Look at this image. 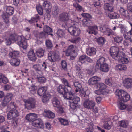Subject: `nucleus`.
<instances>
[{
	"label": "nucleus",
	"instance_id": "1",
	"mask_svg": "<svg viewBox=\"0 0 132 132\" xmlns=\"http://www.w3.org/2000/svg\"><path fill=\"white\" fill-rule=\"evenodd\" d=\"M67 86V87H64V92L66 94L63 95V97L64 99L70 100L69 102L70 109L74 111L77 107V104L80 101V98L73 95L71 85Z\"/></svg>",
	"mask_w": 132,
	"mask_h": 132
},
{
	"label": "nucleus",
	"instance_id": "2",
	"mask_svg": "<svg viewBox=\"0 0 132 132\" xmlns=\"http://www.w3.org/2000/svg\"><path fill=\"white\" fill-rule=\"evenodd\" d=\"M6 43L8 45H10L12 41L17 42L18 44L23 49H26L27 47L26 40L24 36H18L15 34H11L9 37L6 39Z\"/></svg>",
	"mask_w": 132,
	"mask_h": 132
},
{
	"label": "nucleus",
	"instance_id": "3",
	"mask_svg": "<svg viewBox=\"0 0 132 132\" xmlns=\"http://www.w3.org/2000/svg\"><path fill=\"white\" fill-rule=\"evenodd\" d=\"M115 94L118 97L119 100L122 102H126L130 99L129 95L123 90L117 89Z\"/></svg>",
	"mask_w": 132,
	"mask_h": 132
},
{
	"label": "nucleus",
	"instance_id": "4",
	"mask_svg": "<svg viewBox=\"0 0 132 132\" xmlns=\"http://www.w3.org/2000/svg\"><path fill=\"white\" fill-rule=\"evenodd\" d=\"M24 102L25 103V108L28 109H30L35 107L36 101L35 100L32 98L24 99Z\"/></svg>",
	"mask_w": 132,
	"mask_h": 132
},
{
	"label": "nucleus",
	"instance_id": "5",
	"mask_svg": "<svg viewBox=\"0 0 132 132\" xmlns=\"http://www.w3.org/2000/svg\"><path fill=\"white\" fill-rule=\"evenodd\" d=\"M110 52L111 55L113 58L116 60L118 59V57L121 53L123 52L119 51V48L118 47L113 46L111 47Z\"/></svg>",
	"mask_w": 132,
	"mask_h": 132
},
{
	"label": "nucleus",
	"instance_id": "6",
	"mask_svg": "<svg viewBox=\"0 0 132 132\" xmlns=\"http://www.w3.org/2000/svg\"><path fill=\"white\" fill-rule=\"evenodd\" d=\"M68 31L72 35L76 36L79 35L80 31L79 28L74 26H71L68 29Z\"/></svg>",
	"mask_w": 132,
	"mask_h": 132
},
{
	"label": "nucleus",
	"instance_id": "7",
	"mask_svg": "<svg viewBox=\"0 0 132 132\" xmlns=\"http://www.w3.org/2000/svg\"><path fill=\"white\" fill-rule=\"evenodd\" d=\"M119 55L118 57V59L116 60L120 61L122 64H127L129 62V59L127 57L124 52L121 53Z\"/></svg>",
	"mask_w": 132,
	"mask_h": 132
},
{
	"label": "nucleus",
	"instance_id": "8",
	"mask_svg": "<svg viewBox=\"0 0 132 132\" xmlns=\"http://www.w3.org/2000/svg\"><path fill=\"white\" fill-rule=\"evenodd\" d=\"M95 105V102L89 99L85 100L83 103L84 107L88 109H92Z\"/></svg>",
	"mask_w": 132,
	"mask_h": 132
},
{
	"label": "nucleus",
	"instance_id": "9",
	"mask_svg": "<svg viewBox=\"0 0 132 132\" xmlns=\"http://www.w3.org/2000/svg\"><path fill=\"white\" fill-rule=\"evenodd\" d=\"M19 115V113L16 110H10L7 114V118L9 120L14 119Z\"/></svg>",
	"mask_w": 132,
	"mask_h": 132
},
{
	"label": "nucleus",
	"instance_id": "10",
	"mask_svg": "<svg viewBox=\"0 0 132 132\" xmlns=\"http://www.w3.org/2000/svg\"><path fill=\"white\" fill-rule=\"evenodd\" d=\"M32 125L35 127L43 128L44 127V124L42 120L40 119H35L32 122Z\"/></svg>",
	"mask_w": 132,
	"mask_h": 132
},
{
	"label": "nucleus",
	"instance_id": "11",
	"mask_svg": "<svg viewBox=\"0 0 132 132\" xmlns=\"http://www.w3.org/2000/svg\"><path fill=\"white\" fill-rule=\"evenodd\" d=\"M119 12L120 15L123 18L125 19H129L130 14L127 10L121 7L119 10Z\"/></svg>",
	"mask_w": 132,
	"mask_h": 132
},
{
	"label": "nucleus",
	"instance_id": "12",
	"mask_svg": "<svg viewBox=\"0 0 132 132\" xmlns=\"http://www.w3.org/2000/svg\"><path fill=\"white\" fill-rule=\"evenodd\" d=\"M58 57V55L55 52L51 51L48 54V58L51 62H55Z\"/></svg>",
	"mask_w": 132,
	"mask_h": 132
},
{
	"label": "nucleus",
	"instance_id": "13",
	"mask_svg": "<svg viewBox=\"0 0 132 132\" xmlns=\"http://www.w3.org/2000/svg\"><path fill=\"white\" fill-rule=\"evenodd\" d=\"M100 30L102 32L108 36H110L112 33V31L105 26L101 27H100Z\"/></svg>",
	"mask_w": 132,
	"mask_h": 132
},
{
	"label": "nucleus",
	"instance_id": "14",
	"mask_svg": "<svg viewBox=\"0 0 132 132\" xmlns=\"http://www.w3.org/2000/svg\"><path fill=\"white\" fill-rule=\"evenodd\" d=\"M43 8L46 10L47 13H49L51 11L52 6L51 3L49 2L45 1L43 4Z\"/></svg>",
	"mask_w": 132,
	"mask_h": 132
},
{
	"label": "nucleus",
	"instance_id": "15",
	"mask_svg": "<svg viewBox=\"0 0 132 132\" xmlns=\"http://www.w3.org/2000/svg\"><path fill=\"white\" fill-rule=\"evenodd\" d=\"M59 19L61 21L63 22L70 21L68 14L66 13H63L60 14L59 16Z\"/></svg>",
	"mask_w": 132,
	"mask_h": 132
},
{
	"label": "nucleus",
	"instance_id": "16",
	"mask_svg": "<svg viewBox=\"0 0 132 132\" xmlns=\"http://www.w3.org/2000/svg\"><path fill=\"white\" fill-rule=\"evenodd\" d=\"M100 80V78L99 77L96 76H93L88 80V83L90 85H93L96 84Z\"/></svg>",
	"mask_w": 132,
	"mask_h": 132
},
{
	"label": "nucleus",
	"instance_id": "17",
	"mask_svg": "<svg viewBox=\"0 0 132 132\" xmlns=\"http://www.w3.org/2000/svg\"><path fill=\"white\" fill-rule=\"evenodd\" d=\"M98 27L96 26H90L88 27L87 30V32L89 34L96 35L98 33Z\"/></svg>",
	"mask_w": 132,
	"mask_h": 132
},
{
	"label": "nucleus",
	"instance_id": "18",
	"mask_svg": "<svg viewBox=\"0 0 132 132\" xmlns=\"http://www.w3.org/2000/svg\"><path fill=\"white\" fill-rule=\"evenodd\" d=\"M124 86L126 88L132 87V79L130 78H126L123 81Z\"/></svg>",
	"mask_w": 132,
	"mask_h": 132
},
{
	"label": "nucleus",
	"instance_id": "19",
	"mask_svg": "<svg viewBox=\"0 0 132 132\" xmlns=\"http://www.w3.org/2000/svg\"><path fill=\"white\" fill-rule=\"evenodd\" d=\"M37 117V115L33 113H30L27 114L26 116V120L29 122H32Z\"/></svg>",
	"mask_w": 132,
	"mask_h": 132
},
{
	"label": "nucleus",
	"instance_id": "20",
	"mask_svg": "<svg viewBox=\"0 0 132 132\" xmlns=\"http://www.w3.org/2000/svg\"><path fill=\"white\" fill-rule=\"evenodd\" d=\"M28 57L30 60L32 61H35L36 60V57L33 50L29 51L27 54Z\"/></svg>",
	"mask_w": 132,
	"mask_h": 132
},
{
	"label": "nucleus",
	"instance_id": "21",
	"mask_svg": "<svg viewBox=\"0 0 132 132\" xmlns=\"http://www.w3.org/2000/svg\"><path fill=\"white\" fill-rule=\"evenodd\" d=\"M96 52V49L94 47L88 48L86 49V53L88 55L92 56L95 55Z\"/></svg>",
	"mask_w": 132,
	"mask_h": 132
},
{
	"label": "nucleus",
	"instance_id": "22",
	"mask_svg": "<svg viewBox=\"0 0 132 132\" xmlns=\"http://www.w3.org/2000/svg\"><path fill=\"white\" fill-rule=\"evenodd\" d=\"M105 61V59L104 57H101L100 58L96 63V68H100V65L104 64V63H106Z\"/></svg>",
	"mask_w": 132,
	"mask_h": 132
},
{
	"label": "nucleus",
	"instance_id": "23",
	"mask_svg": "<svg viewBox=\"0 0 132 132\" xmlns=\"http://www.w3.org/2000/svg\"><path fill=\"white\" fill-rule=\"evenodd\" d=\"M52 103L53 106L56 108L59 107L60 105V102L57 97H53L52 101Z\"/></svg>",
	"mask_w": 132,
	"mask_h": 132
},
{
	"label": "nucleus",
	"instance_id": "24",
	"mask_svg": "<svg viewBox=\"0 0 132 132\" xmlns=\"http://www.w3.org/2000/svg\"><path fill=\"white\" fill-rule=\"evenodd\" d=\"M13 97V95L12 93H7L3 100L4 101V102H6L8 104L12 98Z\"/></svg>",
	"mask_w": 132,
	"mask_h": 132
},
{
	"label": "nucleus",
	"instance_id": "25",
	"mask_svg": "<svg viewBox=\"0 0 132 132\" xmlns=\"http://www.w3.org/2000/svg\"><path fill=\"white\" fill-rule=\"evenodd\" d=\"M47 87L44 86H41L39 88L38 90L37 93L40 96L42 95L46 92Z\"/></svg>",
	"mask_w": 132,
	"mask_h": 132
},
{
	"label": "nucleus",
	"instance_id": "26",
	"mask_svg": "<svg viewBox=\"0 0 132 132\" xmlns=\"http://www.w3.org/2000/svg\"><path fill=\"white\" fill-rule=\"evenodd\" d=\"M20 60L19 59L16 58H13L12 59L10 62L11 65L13 66H17L20 64Z\"/></svg>",
	"mask_w": 132,
	"mask_h": 132
},
{
	"label": "nucleus",
	"instance_id": "27",
	"mask_svg": "<svg viewBox=\"0 0 132 132\" xmlns=\"http://www.w3.org/2000/svg\"><path fill=\"white\" fill-rule=\"evenodd\" d=\"M104 8L105 10L108 11H112L113 10L112 5L108 3H105L104 4Z\"/></svg>",
	"mask_w": 132,
	"mask_h": 132
},
{
	"label": "nucleus",
	"instance_id": "28",
	"mask_svg": "<svg viewBox=\"0 0 132 132\" xmlns=\"http://www.w3.org/2000/svg\"><path fill=\"white\" fill-rule=\"evenodd\" d=\"M44 113L46 116L49 118H53L55 117V114L50 110H45Z\"/></svg>",
	"mask_w": 132,
	"mask_h": 132
},
{
	"label": "nucleus",
	"instance_id": "29",
	"mask_svg": "<svg viewBox=\"0 0 132 132\" xmlns=\"http://www.w3.org/2000/svg\"><path fill=\"white\" fill-rule=\"evenodd\" d=\"M45 52V50L41 48L37 49L36 51L37 56L39 57H42L44 55Z\"/></svg>",
	"mask_w": 132,
	"mask_h": 132
},
{
	"label": "nucleus",
	"instance_id": "30",
	"mask_svg": "<svg viewBox=\"0 0 132 132\" xmlns=\"http://www.w3.org/2000/svg\"><path fill=\"white\" fill-rule=\"evenodd\" d=\"M99 68L101 71L105 72H108L109 70L108 65L106 63L100 65Z\"/></svg>",
	"mask_w": 132,
	"mask_h": 132
},
{
	"label": "nucleus",
	"instance_id": "31",
	"mask_svg": "<svg viewBox=\"0 0 132 132\" xmlns=\"http://www.w3.org/2000/svg\"><path fill=\"white\" fill-rule=\"evenodd\" d=\"M96 40L98 44L100 45H103L105 43V40L104 37H100L98 38H96Z\"/></svg>",
	"mask_w": 132,
	"mask_h": 132
},
{
	"label": "nucleus",
	"instance_id": "32",
	"mask_svg": "<svg viewBox=\"0 0 132 132\" xmlns=\"http://www.w3.org/2000/svg\"><path fill=\"white\" fill-rule=\"evenodd\" d=\"M39 16L38 14L35 15L34 16L32 17L30 20L29 21L30 23L32 24L35 22H37V20L39 19Z\"/></svg>",
	"mask_w": 132,
	"mask_h": 132
},
{
	"label": "nucleus",
	"instance_id": "33",
	"mask_svg": "<svg viewBox=\"0 0 132 132\" xmlns=\"http://www.w3.org/2000/svg\"><path fill=\"white\" fill-rule=\"evenodd\" d=\"M6 12L9 15H12L14 12L13 8L10 6H6Z\"/></svg>",
	"mask_w": 132,
	"mask_h": 132
},
{
	"label": "nucleus",
	"instance_id": "34",
	"mask_svg": "<svg viewBox=\"0 0 132 132\" xmlns=\"http://www.w3.org/2000/svg\"><path fill=\"white\" fill-rule=\"evenodd\" d=\"M8 82V80L7 78L4 76L3 75L0 73V83H3L6 84Z\"/></svg>",
	"mask_w": 132,
	"mask_h": 132
},
{
	"label": "nucleus",
	"instance_id": "35",
	"mask_svg": "<svg viewBox=\"0 0 132 132\" xmlns=\"http://www.w3.org/2000/svg\"><path fill=\"white\" fill-rule=\"evenodd\" d=\"M82 70L81 69L80 67H77V73H78V76L80 78H82L84 77V74L82 72Z\"/></svg>",
	"mask_w": 132,
	"mask_h": 132
},
{
	"label": "nucleus",
	"instance_id": "36",
	"mask_svg": "<svg viewBox=\"0 0 132 132\" xmlns=\"http://www.w3.org/2000/svg\"><path fill=\"white\" fill-rule=\"evenodd\" d=\"M125 38L127 40L132 39V30L124 35Z\"/></svg>",
	"mask_w": 132,
	"mask_h": 132
},
{
	"label": "nucleus",
	"instance_id": "37",
	"mask_svg": "<svg viewBox=\"0 0 132 132\" xmlns=\"http://www.w3.org/2000/svg\"><path fill=\"white\" fill-rule=\"evenodd\" d=\"M116 68L117 70L119 71L125 70H126L127 67L125 65L119 64L116 65Z\"/></svg>",
	"mask_w": 132,
	"mask_h": 132
},
{
	"label": "nucleus",
	"instance_id": "38",
	"mask_svg": "<svg viewBox=\"0 0 132 132\" xmlns=\"http://www.w3.org/2000/svg\"><path fill=\"white\" fill-rule=\"evenodd\" d=\"M93 124L92 123L88 124L86 128V132H93Z\"/></svg>",
	"mask_w": 132,
	"mask_h": 132
},
{
	"label": "nucleus",
	"instance_id": "39",
	"mask_svg": "<svg viewBox=\"0 0 132 132\" xmlns=\"http://www.w3.org/2000/svg\"><path fill=\"white\" fill-rule=\"evenodd\" d=\"M64 86L60 84L57 88V90L58 92L61 94H63L64 91Z\"/></svg>",
	"mask_w": 132,
	"mask_h": 132
},
{
	"label": "nucleus",
	"instance_id": "40",
	"mask_svg": "<svg viewBox=\"0 0 132 132\" xmlns=\"http://www.w3.org/2000/svg\"><path fill=\"white\" fill-rule=\"evenodd\" d=\"M97 86L101 91L103 92L106 88V86L104 83L99 82L97 84Z\"/></svg>",
	"mask_w": 132,
	"mask_h": 132
},
{
	"label": "nucleus",
	"instance_id": "41",
	"mask_svg": "<svg viewBox=\"0 0 132 132\" xmlns=\"http://www.w3.org/2000/svg\"><path fill=\"white\" fill-rule=\"evenodd\" d=\"M109 17L110 18L114 19L119 18V15L116 12H112L108 14Z\"/></svg>",
	"mask_w": 132,
	"mask_h": 132
},
{
	"label": "nucleus",
	"instance_id": "42",
	"mask_svg": "<svg viewBox=\"0 0 132 132\" xmlns=\"http://www.w3.org/2000/svg\"><path fill=\"white\" fill-rule=\"evenodd\" d=\"M19 54V52L18 51H14L10 52L9 54V55L12 58H16Z\"/></svg>",
	"mask_w": 132,
	"mask_h": 132
},
{
	"label": "nucleus",
	"instance_id": "43",
	"mask_svg": "<svg viewBox=\"0 0 132 132\" xmlns=\"http://www.w3.org/2000/svg\"><path fill=\"white\" fill-rule=\"evenodd\" d=\"M36 34V35L35 33V36L37 37H38L39 38H46V34L44 31L41 32L39 33L37 32Z\"/></svg>",
	"mask_w": 132,
	"mask_h": 132
},
{
	"label": "nucleus",
	"instance_id": "44",
	"mask_svg": "<svg viewBox=\"0 0 132 132\" xmlns=\"http://www.w3.org/2000/svg\"><path fill=\"white\" fill-rule=\"evenodd\" d=\"M44 31L45 33H46L49 34L51 33L52 30L51 28L47 26H45L43 28Z\"/></svg>",
	"mask_w": 132,
	"mask_h": 132
},
{
	"label": "nucleus",
	"instance_id": "45",
	"mask_svg": "<svg viewBox=\"0 0 132 132\" xmlns=\"http://www.w3.org/2000/svg\"><path fill=\"white\" fill-rule=\"evenodd\" d=\"M114 41L117 43H120L123 40V38L119 36H115L114 37Z\"/></svg>",
	"mask_w": 132,
	"mask_h": 132
},
{
	"label": "nucleus",
	"instance_id": "46",
	"mask_svg": "<svg viewBox=\"0 0 132 132\" xmlns=\"http://www.w3.org/2000/svg\"><path fill=\"white\" fill-rule=\"evenodd\" d=\"M59 13L58 7L57 6H55L53 7V9L52 14L53 16L56 17Z\"/></svg>",
	"mask_w": 132,
	"mask_h": 132
},
{
	"label": "nucleus",
	"instance_id": "47",
	"mask_svg": "<svg viewBox=\"0 0 132 132\" xmlns=\"http://www.w3.org/2000/svg\"><path fill=\"white\" fill-rule=\"evenodd\" d=\"M58 119L61 123L64 125H67L68 124V121L67 120L61 118H58Z\"/></svg>",
	"mask_w": 132,
	"mask_h": 132
},
{
	"label": "nucleus",
	"instance_id": "48",
	"mask_svg": "<svg viewBox=\"0 0 132 132\" xmlns=\"http://www.w3.org/2000/svg\"><path fill=\"white\" fill-rule=\"evenodd\" d=\"M30 93L32 94H34L36 92V89L37 88L36 86L33 85H31L30 87L29 88Z\"/></svg>",
	"mask_w": 132,
	"mask_h": 132
},
{
	"label": "nucleus",
	"instance_id": "49",
	"mask_svg": "<svg viewBox=\"0 0 132 132\" xmlns=\"http://www.w3.org/2000/svg\"><path fill=\"white\" fill-rule=\"evenodd\" d=\"M119 27L120 29L121 33L123 34L127 31V27L122 24H120Z\"/></svg>",
	"mask_w": 132,
	"mask_h": 132
},
{
	"label": "nucleus",
	"instance_id": "50",
	"mask_svg": "<svg viewBox=\"0 0 132 132\" xmlns=\"http://www.w3.org/2000/svg\"><path fill=\"white\" fill-rule=\"evenodd\" d=\"M87 56L83 55L80 56L79 57V60L81 63H83L86 62V59Z\"/></svg>",
	"mask_w": 132,
	"mask_h": 132
},
{
	"label": "nucleus",
	"instance_id": "51",
	"mask_svg": "<svg viewBox=\"0 0 132 132\" xmlns=\"http://www.w3.org/2000/svg\"><path fill=\"white\" fill-rule=\"evenodd\" d=\"M119 126L125 128L127 127L128 123L126 120H123L119 121Z\"/></svg>",
	"mask_w": 132,
	"mask_h": 132
},
{
	"label": "nucleus",
	"instance_id": "52",
	"mask_svg": "<svg viewBox=\"0 0 132 132\" xmlns=\"http://www.w3.org/2000/svg\"><path fill=\"white\" fill-rule=\"evenodd\" d=\"M75 47L72 45H71L69 46L67 50L72 53V54H74L75 52Z\"/></svg>",
	"mask_w": 132,
	"mask_h": 132
},
{
	"label": "nucleus",
	"instance_id": "53",
	"mask_svg": "<svg viewBox=\"0 0 132 132\" xmlns=\"http://www.w3.org/2000/svg\"><path fill=\"white\" fill-rule=\"evenodd\" d=\"M49 96L46 95H44L42 97V102L45 103L49 101Z\"/></svg>",
	"mask_w": 132,
	"mask_h": 132
},
{
	"label": "nucleus",
	"instance_id": "54",
	"mask_svg": "<svg viewBox=\"0 0 132 132\" xmlns=\"http://www.w3.org/2000/svg\"><path fill=\"white\" fill-rule=\"evenodd\" d=\"M49 66V64L47 62H43L42 64L41 71L45 70L47 67Z\"/></svg>",
	"mask_w": 132,
	"mask_h": 132
},
{
	"label": "nucleus",
	"instance_id": "55",
	"mask_svg": "<svg viewBox=\"0 0 132 132\" xmlns=\"http://www.w3.org/2000/svg\"><path fill=\"white\" fill-rule=\"evenodd\" d=\"M91 21L89 20H87L86 19H84L82 21V24L84 26H88Z\"/></svg>",
	"mask_w": 132,
	"mask_h": 132
},
{
	"label": "nucleus",
	"instance_id": "56",
	"mask_svg": "<svg viewBox=\"0 0 132 132\" xmlns=\"http://www.w3.org/2000/svg\"><path fill=\"white\" fill-rule=\"evenodd\" d=\"M57 34L59 37H61L64 36L65 33L62 30L59 29L57 31Z\"/></svg>",
	"mask_w": 132,
	"mask_h": 132
},
{
	"label": "nucleus",
	"instance_id": "57",
	"mask_svg": "<svg viewBox=\"0 0 132 132\" xmlns=\"http://www.w3.org/2000/svg\"><path fill=\"white\" fill-rule=\"evenodd\" d=\"M37 79L38 81L41 83H44L46 80L45 77L43 76H38V75L37 77Z\"/></svg>",
	"mask_w": 132,
	"mask_h": 132
},
{
	"label": "nucleus",
	"instance_id": "58",
	"mask_svg": "<svg viewBox=\"0 0 132 132\" xmlns=\"http://www.w3.org/2000/svg\"><path fill=\"white\" fill-rule=\"evenodd\" d=\"M32 67L36 71H41V68L39 64L34 65Z\"/></svg>",
	"mask_w": 132,
	"mask_h": 132
},
{
	"label": "nucleus",
	"instance_id": "59",
	"mask_svg": "<svg viewBox=\"0 0 132 132\" xmlns=\"http://www.w3.org/2000/svg\"><path fill=\"white\" fill-rule=\"evenodd\" d=\"M36 7L38 13L40 15H42L43 14V10L41 6L38 5L36 6Z\"/></svg>",
	"mask_w": 132,
	"mask_h": 132
},
{
	"label": "nucleus",
	"instance_id": "60",
	"mask_svg": "<svg viewBox=\"0 0 132 132\" xmlns=\"http://www.w3.org/2000/svg\"><path fill=\"white\" fill-rule=\"evenodd\" d=\"M46 46L48 48H51L53 47V45L51 41L49 40H47L46 42Z\"/></svg>",
	"mask_w": 132,
	"mask_h": 132
},
{
	"label": "nucleus",
	"instance_id": "61",
	"mask_svg": "<svg viewBox=\"0 0 132 132\" xmlns=\"http://www.w3.org/2000/svg\"><path fill=\"white\" fill-rule=\"evenodd\" d=\"M12 89V87L11 86L8 84L5 85L4 86L3 89L5 91H9L10 90Z\"/></svg>",
	"mask_w": 132,
	"mask_h": 132
},
{
	"label": "nucleus",
	"instance_id": "62",
	"mask_svg": "<svg viewBox=\"0 0 132 132\" xmlns=\"http://www.w3.org/2000/svg\"><path fill=\"white\" fill-rule=\"evenodd\" d=\"M105 82L106 84L110 86L111 85L113 82L111 78H108L106 79L105 80Z\"/></svg>",
	"mask_w": 132,
	"mask_h": 132
},
{
	"label": "nucleus",
	"instance_id": "63",
	"mask_svg": "<svg viewBox=\"0 0 132 132\" xmlns=\"http://www.w3.org/2000/svg\"><path fill=\"white\" fill-rule=\"evenodd\" d=\"M8 15L6 13H3L2 15V18L5 20V21L6 23H8L9 21L8 19Z\"/></svg>",
	"mask_w": 132,
	"mask_h": 132
},
{
	"label": "nucleus",
	"instance_id": "64",
	"mask_svg": "<svg viewBox=\"0 0 132 132\" xmlns=\"http://www.w3.org/2000/svg\"><path fill=\"white\" fill-rule=\"evenodd\" d=\"M127 9L130 11L132 12V2L128 3L127 5Z\"/></svg>",
	"mask_w": 132,
	"mask_h": 132
}]
</instances>
